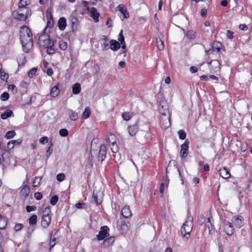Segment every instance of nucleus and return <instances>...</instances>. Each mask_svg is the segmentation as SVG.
<instances>
[{"instance_id": "7c9ffc66", "label": "nucleus", "mask_w": 252, "mask_h": 252, "mask_svg": "<svg viewBox=\"0 0 252 252\" xmlns=\"http://www.w3.org/2000/svg\"><path fill=\"white\" fill-rule=\"evenodd\" d=\"M115 239L114 237H109L108 239H105L103 241V244L105 247H109L114 241Z\"/></svg>"}, {"instance_id": "c756f323", "label": "nucleus", "mask_w": 252, "mask_h": 252, "mask_svg": "<svg viewBox=\"0 0 252 252\" xmlns=\"http://www.w3.org/2000/svg\"><path fill=\"white\" fill-rule=\"evenodd\" d=\"M12 114V111L9 109L6 110L1 114V118L3 120L6 119Z\"/></svg>"}, {"instance_id": "7ed1b4c3", "label": "nucleus", "mask_w": 252, "mask_h": 252, "mask_svg": "<svg viewBox=\"0 0 252 252\" xmlns=\"http://www.w3.org/2000/svg\"><path fill=\"white\" fill-rule=\"evenodd\" d=\"M12 15L15 19L20 21H25L30 16L31 11L28 7H23L14 11Z\"/></svg>"}, {"instance_id": "dca6fc26", "label": "nucleus", "mask_w": 252, "mask_h": 252, "mask_svg": "<svg viewBox=\"0 0 252 252\" xmlns=\"http://www.w3.org/2000/svg\"><path fill=\"white\" fill-rule=\"evenodd\" d=\"M219 172L220 175L223 179H228L230 177V173L225 167L220 169Z\"/></svg>"}, {"instance_id": "3c124183", "label": "nucleus", "mask_w": 252, "mask_h": 252, "mask_svg": "<svg viewBox=\"0 0 252 252\" xmlns=\"http://www.w3.org/2000/svg\"><path fill=\"white\" fill-rule=\"evenodd\" d=\"M118 224L119 225V228L121 229H124L125 227H126L127 229V225L125 221H118Z\"/></svg>"}, {"instance_id": "72a5a7b5", "label": "nucleus", "mask_w": 252, "mask_h": 252, "mask_svg": "<svg viewBox=\"0 0 252 252\" xmlns=\"http://www.w3.org/2000/svg\"><path fill=\"white\" fill-rule=\"evenodd\" d=\"M111 150L113 153H116L119 150L118 147L115 141H113L110 145Z\"/></svg>"}, {"instance_id": "ddd939ff", "label": "nucleus", "mask_w": 252, "mask_h": 252, "mask_svg": "<svg viewBox=\"0 0 252 252\" xmlns=\"http://www.w3.org/2000/svg\"><path fill=\"white\" fill-rule=\"evenodd\" d=\"M211 71H217L220 68V63L218 60H214L208 63Z\"/></svg>"}, {"instance_id": "bb28decb", "label": "nucleus", "mask_w": 252, "mask_h": 252, "mask_svg": "<svg viewBox=\"0 0 252 252\" xmlns=\"http://www.w3.org/2000/svg\"><path fill=\"white\" fill-rule=\"evenodd\" d=\"M17 62L18 63L19 65L22 66L24 65L26 62V59L25 56L23 54L19 56L17 58Z\"/></svg>"}, {"instance_id": "de8ad7c7", "label": "nucleus", "mask_w": 252, "mask_h": 252, "mask_svg": "<svg viewBox=\"0 0 252 252\" xmlns=\"http://www.w3.org/2000/svg\"><path fill=\"white\" fill-rule=\"evenodd\" d=\"M59 199L58 196L57 195H54L51 199L50 203L52 205H55L57 202H58Z\"/></svg>"}, {"instance_id": "58836bf2", "label": "nucleus", "mask_w": 252, "mask_h": 252, "mask_svg": "<svg viewBox=\"0 0 252 252\" xmlns=\"http://www.w3.org/2000/svg\"><path fill=\"white\" fill-rule=\"evenodd\" d=\"M16 134L14 130H10L6 132L5 137L7 139L12 138Z\"/></svg>"}, {"instance_id": "39448f33", "label": "nucleus", "mask_w": 252, "mask_h": 252, "mask_svg": "<svg viewBox=\"0 0 252 252\" xmlns=\"http://www.w3.org/2000/svg\"><path fill=\"white\" fill-rule=\"evenodd\" d=\"M166 173L167 178L168 173H171L175 175H179V176L181 175L175 160H173L169 161L166 169Z\"/></svg>"}, {"instance_id": "c85d7f7f", "label": "nucleus", "mask_w": 252, "mask_h": 252, "mask_svg": "<svg viewBox=\"0 0 252 252\" xmlns=\"http://www.w3.org/2000/svg\"><path fill=\"white\" fill-rule=\"evenodd\" d=\"M189 39H193L195 38V32L193 30L188 31L185 34Z\"/></svg>"}, {"instance_id": "ea45409f", "label": "nucleus", "mask_w": 252, "mask_h": 252, "mask_svg": "<svg viewBox=\"0 0 252 252\" xmlns=\"http://www.w3.org/2000/svg\"><path fill=\"white\" fill-rule=\"evenodd\" d=\"M42 179V177H36L34 178V180L32 183V186L34 187H36L39 184L41 180Z\"/></svg>"}, {"instance_id": "a19ab883", "label": "nucleus", "mask_w": 252, "mask_h": 252, "mask_svg": "<svg viewBox=\"0 0 252 252\" xmlns=\"http://www.w3.org/2000/svg\"><path fill=\"white\" fill-rule=\"evenodd\" d=\"M122 117L125 121H128L131 117L132 115L129 112H125L122 114Z\"/></svg>"}, {"instance_id": "603ef678", "label": "nucleus", "mask_w": 252, "mask_h": 252, "mask_svg": "<svg viewBox=\"0 0 252 252\" xmlns=\"http://www.w3.org/2000/svg\"><path fill=\"white\" fill-rule=\"evenodd\" d=\"M9 97V94L6 92H4L2 93L0 95V99L3 100L5 101L8 99Z\"/></svg>"}, {"instance_id": "0eeeda50", "label": "nucleus", "mask_w": 252, "mask_h": 252, "mask_svg": "<svg viewBox=\"0 0 252 252\" xmlns=\"http://www.w3.org/2000/svg\"><path fill=\"white\" fill-rule=\"evenodd\" d=\"M160 126L162 128L166 129L170 126L169 117L165 113L161 114L160 120Z\"/></svg>"}, {"instance_id": "a18cd8bd", "label": "nucleus", "mask_w": 252, "mask_h": 252, "mask_svg": "<svg viewBox=\"0 0 252 252\" xmlns=\"http://www.w3.org/2000/svg\"><path fill=\"white\" fill-rule=\"evenodd\" d=\"M37 71V69L36 68H32L30 70L28 73V76L30 78H32L33 75L35 74Z\"/></svg>"}, {"instance_id": "4be33fe9", "label": "nucleus", "mask_w": 252, "mask_h": 252, "mask_svg": "<svg viewBox=\"0 0 252 252\" xmlns=\"http://www.w3.org/2000/svg\"><path fill=\"white\" fill-rule=\"evenodd\" d=\"M59 93L60 90L57 86H55L51 88L50 95L52 97H55L57 96Z\"/></svg>"}, {"instance_id": "f704fd0d", "label": "nucleus", "mask_w": 252, "mask_h": 252, "mask_svg": "<svg viewBox=\"0 0 252 252\" xmlns=\"http://www.w3.org/2000/svg\"><path fill=\"white\" fill-rule=\"evenodd\" d=\"M37 222V216L36 215H32L29 219V224L31 225H35Z\"/></svg>"}, {"instance_id": "49530a36", "label": "nucleus", "mask_w": 252, "mask_h": 252, "mask_svg": "<svg viewBox=\"0 0 252 252\" xmlns=\"http://www.w3.org/2000/svg\"><path fill=\"white\" fill-rule=\"evenodd\" d=\"M14 147V144H13L11 140L9 141L7 144V152L10 153L11 150L13 149Z\"/></svg>"}, {"instance_id": "e433bc0d", "label": "nucleus", "mask_w": 252, "mask_h": 252, "mask_svg": "<svg viewBox=\"0 0 252 252\" xmlns=\"http://www.w3.org/2000/svg\"><path fill=\"white\" fill-rule=\"evenodd\" d=\"M124 5L123 4H119L117 7V9L120 11L121 12V13L124 15V17L125 18H127V17L126 16V11L124 9Z\"/></svg>"}, {"instance_id": "13d9d810", "label": "nucleus", "mask_w": 252, "mask_h": 252, "mask_svg": "<svg viewBox=\"0 0 252 252\" xmlns=\"http://www.w3.org/2000/svg\"><path fill=\"white\" fill-rule=\"evenodd\" d=\"M75 206L76 208H77L78 209H81V208H86L87 205L85 203L79 202V203H77V204H76Z\"/></svg>"}, {"instance_id": "9d476101", "label": "nucleus", "mask_w": 252, "mask_h": 252, "mask_svg": "<svg viewBox=\"0 0 252 252\" xmlns=\"http://www.w3.org/2000/svg\"><path fill=\"white\" fill-rule=\"evenodd\" d=\"M221 46V44L218 42H215L213 43L212 48L206 51V53L207 54H210L213 52L218 53L220 51V47Z\"/></svg>"}, {"instance_id": "8fccbe9b", "label": "nucleus", "mask_w": 252, "mask_h": 252, "mask_svg": "<svg viewBox=\"0 0 252 252\" xmlns=\"http://www.w3.org/2000/svg\"><path fill=\"white\" fill-rule=\"evenodd\" d=\"M65 176L64 173H60L57 176V180L59 182L63 181L65 179Z\"/></svg>"}, {"instance_id": "79ce46f5", "label": "nucleus", "mask_w": 252, "mask_h": 252, "mask_svg": "<svg viewBox=\"0 0 252 252\" xmlns=\"http://www.w3.org/2000/svg\"><path fill=\"white\" fill-rule=\"evenodd\" d=\"M59 134L61 136L66 137L68 135V132L66 129L62 128L59 130Z\"/></svg>"}, {"instance_id": "4d7b16f0", "label": "nucleus", "mask_w": 252, "mask_h": 252, "mask_svg": "<svg viewBox=\"0 0 252 252\" xmlns=\"http://www.w3.org/2000/svg\"><path fill=\"white\" fill-rule=\"evenodd\" d=\"M0 73L1 74V75H0L1 79L3 81H4V80L6 81L8 78V75L7 74H6V73H5L4 72H2L1 71Z\"/></svg>"}, {"instance_id": "4c0bfd02", "label": "nucleus", "mask_w": 252, "mask_h": 252, "mask_svg": "<svg viewBox=\"0 0 252 252\" xmlns=\"http://www.w3.org/2000/svg\"><path fill=\"white\" fill-rule=\"evenodd\" d=\"M93 198L94 202L97 205L100 204L101 203L102 201H101V199L98 198L97 194H95L94 191L93 192Z\"/></svg>"}, {"instance_id": "423d86ee", "label": "nucleus", "mask_w": 252, "mask_h": 252, "mask_svg": "<svg viewBox=\"0 0 252 252\" xmlns=\"http://www.w3.org/2000/svg\"><path fill=\"white\" fill-rule=\"evenodd\" d=\"M53 40H51L47 34L43 33L40 35L38 39V43L41 47L43 48L49 47V45H53Z\"/></svg>"}, {"instance_id": "f3484780", "label": "nucleus", "mask_w": 252, "mask_h": 252, "mask_svg": "<svg viewBox=\"0 0 252 252\" xmlns=\"http://www.w3.org/2000/svg\"><path fill=\"white\" fill-rule=\"evenodd\" d=\"M30 192V189L29 186L28 185H24L21 190L20 194L21 195L26 198L28 196Z\"/></svg>"}, {"instance_id": "a878e982", "label": "nucleus", "mask_w": 252, "mask_h": 252, "mask_svg": "<svg viewBox=\"0 0 252 252\" xmlns=\"http://www.w3.org/2000/svg\"><path fill=\"white\" fill-rule=\"evenodd\" d=\"M68 115L72 121H76L78 118V113L72 110L68 111Z\"/></svg>"}, {"instance_id": "09e8293b", "label": "nucleus", "mask_w": 252, "mask_h": 252, "mask_svg": "<svg viewBox=\"0 0 252 252\" xmlns=\"http://www.w3.org/2000/svg\"><path fill=\"white\" fill-rule=\"evenodd\" d=\"M23 224L22 223H17L16 224L14 227V230L15 232H18L20 230H21L23 228Z\"/></svg>"}, {"instance_id": "6ab92c4d", "label": "nucleus", "mask_w": 252, "mask_h": 252, "mask_svg": "<svg viewBox=\"0 0 252 252\" xmlns=\"http://www.w3.org/2000/svg\"><path fill=\"white\" fill-rule=\"evenodd\" d=\"M58 26L61 31H63L66 26V20L65 18L64 17L60 18L58 22Z\"/></svg>"}, {"instance_id": "69168bd1", "label": "nucleus", "mask_w": 252, "mask_h": 252, "mask_svg": "<svg viewBox=\"0 0 252 252\" xmlns=\"http://www.w3.org/2000/svg\"><path fill=\"white\" fill-rule=\"evenodd\" d=\"M13 144L15 145H20L22 142V140L21 139L15 140H11Z\"/></svg>"}, {"instance_id": "2eb2a0df", "label": "nucleus", "mask_w": 252, "mask_h": 252, "mask_svg": "<svg viewBox=\"0 0 252 252\" xmlns=\"http://www.w3.org/2000/svg\"><path fill=\"white\" fill-rule=\"evenodd\" d=\"M91 16L94 19L95 22H98L99 21V13L94 7H92L90 9Z\"/></svg>"}, {"instance_id": "0e129e2a", "label": "nucleus", "mask_w": 252, "mask_h": 252, "mask_svg": "<svg viewBox=\"0 0 252 252\" xmlns=\"http://www.w3.org/2000/svg\"><path fill=\"white\" fill-rule=\"evenodd\" d=\"M52 146V144H51L50 146L48 148V149L46 151V156H47V158H49V157L50 156V155L51 154V153L53 152V150L51 149V147Z\"/></svg>"}, {"instance_id": "bf43d9fd", "label": "nucleus", "mask_w": 252, "mask_h": 252, "mask_svg": "<svg viewBox=\"0 0 252 252\" xmlns=\"http://www.w3.org/2000/svg\"><path fill=\"white\" fill-rule=\"evenodd\" d=\"M36 209V206H26V210L28 212H30L31 211H33L35 210Z\"/></svg>"}, {"instance_id": "c03bdc74", "label": "nucleus", "mask_w": 252, "mask_h": 252, "mask_svg": "<svg viewBox=\"0 0 252 252\" xmlns=\"http://www.w3.org/2000/svg\"><path fill=\"white\" fill-rule=\"evenodd\" d=\"M179 138L181 139L184 140L186 137V134L185 132L183 130H180L178 132Z\"/></svg>"}, {"instance_id": "5701e85b", "label": "nucleus", "mask_w": 252, "mask_h": 252, "mask_svg": "<svg viewBox=\"0 0 252 252\" xmlns=\"http://www.w3.org/2000/svg\"><path fill=\"white\" fill-rule=\"evenodd\" d=\"M72 93L74 94H78L81 91V85L79 83H76L72 86Z\"/></svg>"}, {"instance_id": "e2e57ef3", "label": "nucleus", "mask_w": 252, "mask_h": 252, "mask_svg": "<svg viewBox=\"0 0 252 252\" xmlns=\"http://www.w3.org/2000/svg\"><path fill=\"white\" fill-rule=\"evenodd\" d=\"M54 25L53 19H49L48 20L47 22V26L51 28Z\"/></svg>"}, {"instance_id": "b1692460", "label": "nucleus", "mask_w": 252, "mask_h": 252, "mask_svg": "<svg viewBox=\"0 0 252 252\" xmlns=\"http://www.w3.org/2000/svg\"><path fill=\"white\" fill-rule=\"evenodd\" d=\"M118 40L120 42L121 44L122 45V48L123 49L126 48V43L125 41V38L123 35V31L121 30L119 34Z\"/></svg>"}, {"instance_id": "6e6552de", "label": "nucleus", "mask_w": 252, "mask_h": 252, "mask_svg": "<svg viewBox=\"0 0 252 252\" xmlns=\"http://www.w3.org/2000/svg\"><path fill=\"white\" fill-rule=\"evenodd\" d=\"M109 228L107 226H102L98 235H96V238L98 241L104 239L108 235Z\"/></svg>"}, {"instance_id": "393cba45", "label": "nucleus", "mask_w": 252, "mask_h": 252, "mask_svg": "<svg viewBox=\"0 0 252 252\" xmlns=\"http://www.w3.org/2000/svg\"><path fill=\"white\" fill-rule=\"evenodd\" d=\"M138 131V127L136 125L129 126L128 127V133L130 135L134 136Z\"/></svg>"}, {"instance_id": "052dcab7", "label": "nucleus", "mask_w": 252, "mask_h": 252, "mask_svg": "<svg viewBox=\"0 0 252 252\" xmlns=\"http://www.w3.org/2000/svg\"><path fill=\"white\" fill-rule=\"evenodd\" d=\"M205 218L203 215L200 216L198 218V222L200 225H202L205 222Z\"/></svg>"}, {"instance_id": "cd10ccee", "label": "nucleus", "mask_w": 252, "mask_h": 252, "mask_svg": "<svg viewBox=\"0 0 252 252\" xmlns=\"http://www.w3.org/2000/svg\"><path fill=\"white\" fill-rule=\"evenodd\" d=\"M6 225H7L6 219L4 217H2L1 215H0V229H4L5 228Z\"/></svg>"}, {"instance_id": "f8f14e48", "label": "nucleus", "mask_w": 252, "mask_h": 252, "mask_svg": "<svg viewBox=\"0 0 252 252\" xmlns=\"http://www.w3.org/2000/svg\"><path fill=\"white\" fill-rule=\"evenodd\" d=\"M232 221L234 225L237 228H240L243 225V217L242 216H235Z\"/></svg>"}, {"instance_id": "f257e3e1", "label": "nucleus", "mask_w": 252, "mask_h": 252, "mask_svg": "<svg viewBox=\"0 0 252 252\" xmlns=\"http://www.w3.org/2000/svg\"><path fill=\"white\" fill-rule=\"evenodd\" d=\"M20 39L24 52L29 53L33 46V38L31 30L26 26L21 28Z\"/></svg>"}, {"instance_id": "f03ea898", "label": "nucleus", "mask_w": 252, "mask_h": 252, "mask_svg": "<svg viewBox=\"0 0 252 252\" xmlns=\"http://www.w3.org/2000/svg\"><path fill=\"white\" fill-rule=\"evenodd\" d=\"M193 227V219L191 216H188L185 222L181 227V232L183 237L188 239Z\"/></svg>"}, {"instance_id": "1a4fd4ad", "label": "nucleus", "mask_w": 252, "mask_h": 252, "mask_svg": "<svg viewBox=\"0 0 252 252\" xmlns=\"http://www.w3.org/2000/svg\"><path fill=\"white\" fill-rule=\"evenodd\" d=\"M189 142L186 140L184 144L181 145L180 157L181 158H185L188 155Z\"/></svg>"}, {"instance_id": "4468645a", "label": "nucleus", "mask_w": 252, "mask_h": 252, "mask_svg": "<svg viewBox=\"0 0 252 252\" xmlns=\"http://www.w3.org/2000/svg\"><path fill=\"white\" fill-rule=\"evenodd\" d=\"M121 213L123 216L126 218H128L132 215V213L128 206H124L122 209Z\"/></svg>"}, {"instance_id": "9b49d317", "label": "nucleus", "mask_w": 252, "mask_h": 252, "mask_svg": "<svg viewBox=\"0 0 252 252\" xmlns=\"http://www.w3.org/2000/svg\"><path fill=\"white\" fill-rule=\"evenodd\" d=\"M224 231L226 235L231 236L234 233V229L232 225L229 222H226L224 224Z\"/></svg>"}, {"instance_id": "680f3d73", "label": "nucleus", "mask_w": 252, "mask_h": 252, "mask_svg": "<svg viewBox=\"0 0 252 252\" xmlns=\"http://www.w3.org/2000/svg\"><path fill=\"white\" fill-rule=\"evenodd\" d=\"M34 196L36 200H39L42 197V194L41 192H37L34 194Z\"/></svg>"}, {"instance_id": "aec40b11", "label": "nucleus", "mask_w": 252, "mask_h": 252, "mask_svg": "<svg viewBox=\"0 0 252 252\" xmlns=\"http://www.w3.org/2000/svg\"><path fill=\"white\" fill-rule=\"evenodd\" d=\"M106 154V149L105 146L104 145H101L99 148V152L98 153V157L101 159V160H103L105 158Z\"/></svg>"}, {"instance_id": "2f4dec72", "label": "nucleus", "mask_w": 252, "mask_h": 252, "mask_svg": "<svg viewBox=\"0 0 252 252\" xmlns=\"http://www.w3.org/2000/svg\"><path fill=\"white\" fill-rule=\"evenodd\" d=\"M91 114V110L89 107H87L85 108L82 114V118L83 119H87L90 117Z\"/></svg>"}, {"instance_id": "37998d69", "label": "nucleus", "mask_w": 252, "mask_h": 252, "mask_svg": "<svg viewBox=\"0 0 252 252\" xmlns=\"http://www.w3.org/2000/svg\"><path fill=\"white\" fill-rule=\"evenodd\" d=\"M157 47L159 50H162L164 48L163 41L161 39L157 40Z\"/></svg>"}, {"instance_id": "774afa93", "label": "nucleus", "mask_w": 252, "mask_h": 252, "mask_svg": "<svg viewBox=\"0 0 252 252\" xmlns=\"http://www.w3.org/2000/svg\"><path fill=\"white\" fill-rule=\"evenodd\" d=\"M233 32L230 31H227V37L229 39H232L233 38Z\"/></svg>"}, {"instance_id": "338daca9", "label": "nucleus", "mask_w": 252, "mask_h": 252, "mask_svg": "<svg viewBox=\"0 0 252 252\" xmlns=\"http://www.w3.org/2000/svg\"><path fill=\"white\" fill-rule=\"evenodd\" d=\"M239 28H240V29H241L243 31H246L248 30V27L245 24H240L239 25Z\"/></svg>"}, {"instance_id": "20e7f679", "label": "nucleus", "mask_w": 252, "mask_h": 252, "mask_svg": "<svg viewBox=\"0 0 252 252\" xmlns=\"http://www.w3.org/2000/svg\"><path fill=\"white\" fill-rule=\"evenodd\" d=\"M50 212L51 210L49 207H46L43 211L41 219V225L44 228H47L50 224L51 220L50 215Z\"/></svg>"}, {"instance_id": "864d4df0", "label": "nucleus", "mask_w": 252, "mask_h": 252, "mask_svg": "<svg viewBox=\"0 0 252 252\" xmlns=\"http://www.w3.org/2000/svg\"><path fill=\"white\" fill-rule=\"evenodd\" d=\"M28 5L27 0H20L19 2V8L26 7Z\"/></svg>"}, {"instance_id": "412c9836", "label": "nucleus", "mask_w": 252, "mask_h": 252, "mask_svg": "<svg viewBox=\"0 0 252 252\" xmlns=\"http://www.w3.org/2000/svg\"><path fill=\"white\" fill-rule=\"evenodd\" d=\"M102 41L103 43L101 44V47L103 50H108L109 49V44H108V39L105 36H103L102 38Z\"/></svg>"}, {"instance_id": "6e6d98bb", "label": "nucleus", "mask_w": 252, "mask_h": 252, "mask_svg": "<svg viewBox=\"0 0 252 252\" xmlns=\"http://www.w3.org/2000/svg\"><path fill=\"white\" fill-rule=\"evenodd\" d=\"M48 142V138L46 136H44L40 138L39 142L41 144H44Z\"/></svg>"}, {"instance_id": "5fc2aeb1", "label": "nucleus", "mask_w": 252, "mask_h": 252, "mask_svg": "<svg viewBox=\"0 0 252 252\" xmlns=\"http://www.w3.org/2000/svg\"><path fill=\"white\" fill-rule=\"evenodd\" d=\"M240 149L241 151L245 152L247 149V144L246 142H240Z\"/></svg>"}, {"instance_id": "473e14b6", "label": "nucleus", "mask_w": 252, "mask_h": 252, "mask_svg": "<svg viewBox=\"0 0 252 252\" xmlns=\"http://www.w3.org/2000/svg\"><path fill=\"white\" fill-rule=\"evenodd\" d=\"M45 49H47V52L49 54H53L55 53L56 50L54 46V43H53V45H50L49 47H45Z\"/></svg>"}, {"instance_id": "c9c22d12", "label": "nucleus", "mask_w": 252, "mask_h": 252, "mask_svg": "<svg viewBox=\"0 0 252 252\" xmlns=\"http://www.w3.org/2000/svg\"><path fill=\"white\" fill-rule=\"evenodd\" d=\"M59 46L62 50H65L67 48V43L64 40H61L59 42Z\"/></svg>"}, {"instance_id": "a211bd4d", "label": "nucleus", "mask_w": 252, "mask_h": 252, "mask_svg": "<svg viewBox=\"0 0 252 252\" xmlns=\"http://www.w3.org/2000/svg\"><path fill=\"white\" fill-rule=\"evenodd\" d=\"M120 48V44L115 40L112 39L110 41V48L113 51H117Z\"/></svg>"}]
</instances>
